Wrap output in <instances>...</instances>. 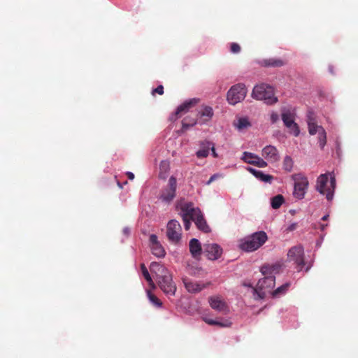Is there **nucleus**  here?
<instances>
[{
    "label": "nucleus",
    "instance_id": "28",
    "mask_svg": "<svg viewBox=\"0 0 358 358\" xmlns=\"http://www.w3.org/2000/svg\"><path fill=\"white\" fill-rule=\"evenodd\" d=\"M152 253L157 257H163L165 255V250L160 243L151 247Z\"/></svg>",
    "mask_w": 358,
    "mask_h": 358
},
{
    "label": "nucleus",
    "instance_id": "27",
    "mask_svg": "<svg viewBox=\"0 0 358 358\" xmlns=\"http://www.w3.org/2000/svg\"><path fill=\"white\" fill-rule=\"evenodd\" d=\"M141 269L142 274H143V277L147 280L149 285L151 287L155 288V283H154L153 280H152V278H151V276L144 264H141Z\"/></svg>",
    "mask_w": 358,
    "mask_h": 358
},
{
    "label": "nucleus",
    "instance_id": "43",
    "mask_svg": "<svg viewBox=\"0 0 358 358\" xmlns=\"http://www.w3.org/2000/svg\"><path fill=\"white\" fill-rule=\"evenodd\" d=\"M327 227V224H322L320 222V223H318V225L317 227H315V228H318L321 231H324Z\"/></svg>",
    "mask_w": 358,
    "mask_h": 358
},
{
    "label": "nucleus",
    "instance_id": "2",
    "mask_svg": "<svg viewBox=\"0 0 358 358\" xmlns=\"http://www.w3.org/2000/svg\"><path fill=\"white\" fill-rule=\"evenodd\" d=\"M150 270L157 274L158 285L160 289L166 294L174 295L176 291V286L173 283L172 275L168 269L159 263L152 262L150 264Z\"/></svg>",
    "mask_w": 358,
    "mask_h": 358
},
{
    "label": "nucleus",
    "instance_id": "29",
    "mask_svg": "<svg viewBox=\"0 0 358 358\" xmlns=\"http://www.w3.org/2000/svg\"><path fill=\"white\" fill-rule=\"evenodd\" d=\"M285 199L282 195L278 194L271 199V206L273 209H278L284 203Z\"/></svg>",
    "mask_w": 358,
    "mask_h": 358
},
{
    "label": "nucleus",
    "instance_id": "42",
    "mask_svg": "<svg viewBox=\"0 0 358 358\" xmlns=\"http://www.w3.org/2000/svg\"><path fill=\"white\" fill-rule=\"evenodd\" d=\"M218 177V175L217 174H214L210 178L209 180H208V182H206V185H210L213 181H214Z\"/></svg>",
    "mask_w": 358,
    "mask_h": 358
},
{
    "label": "nucleus",
    "instance_id": "7",
    "mask_svg": "<svg viewBox=\"0 0 358 358\" xmlns=\"http://www.w3.org/2000/svg\"><path fill=\"white\" fill-rule=\"evenodd\" d=\"M247 94L244 84L238 83L232 86L227 92V101L231 105H235L243 101Z\"/></svg>",
    "mask_w": 358,
    "mask_h": 358
},
{
    "label": "nucleus",
    "instance_id": "34",
    "mask_svg": "<svg viewBox=\"0 0 358 358\" xmlns=\"http://www.w3.org/2000/svg\"><path fill=\"white\" fill-rule=\"evenodd\" d=\"M268 165L267 162L262 158L259 157L258 155L256 157L254 166H256L259 168L266 167Z\"/></svg>",
    "mask_w": 358,
    "mask_h": 358
},
{
    "label": "nucleus",
    "instance_id": "1",
    "mask_svg": "<svg viewBox=\"0 0 358 358\" xmlns=\"http://www.w3.org/2000/svg\"><path fill=\"white\" fill-rule=\"evenodd\" d=\"M283 264L281 262H276L272 264H264L260 269L264 278L259 280L256 291L259 292L260 297L265 296L266 290L270 289L275 286V275L280 272Z\"/></svg>",
    "mask_w": 358,
    "mask_h": 358
},
{
    "label": "nucleus",
    "instance_id": "40",
    "mask_svg": "<svg viewBox=\"0 0 358 358\" xmlns=\"http://www.w3.org/2000/svg\"><path fill=\"white\" fill-rule=\"evenodd\" d=\"M279 120V115L277 113H272L271 115V120L272 123H275Z\"/></svg>",
    "mask_w": 358,
    "mask_h": 358
},
{
    "label": "nucleus",
    "instance_id": "21",
    "mask_svg": "<svg viewBox=\"0 0 358 358\" xmlns=\"http://www.w3.org/2000/svg\"><path fill=\"white\" fill-rule=\"evenodd\" d=\"M199 101V99H191L188 101H185L183 103L180 105L176 111V115H180L181 113H186L189 110V108H191L192 106L196 105Z\"/></svg>",
    "mask_w": 358,
    "mask_h": 358
},
{
    "label": "nucleus",
    "instance_id": "47",
    "mask_svg": "<svg viewBox=\"0 0 358 358\" xmlns=\"http://www.w3.org/2000/svg\"><path fill=\"white\" fill-rule=\"evenodd\" d=\"M328 217H329V215H324V216L322 217V220H323V221H326V220H327Z\"/></svg>",
    "mask_w": 358,
    "mask_h": 358
},
{
    "label": "nucleus",
    "instance_id": "38",
    "mask_svg": "<svg viewBox=\"0 0 358 358\" xmlns=\"http://www.w3.org/2000/svg\"><path fill=\"white\" fill-rule=\"evenodd\" d=\"M152 94H155V93H157L159 95H162L164 94V87L163 85H160L157 88L154 89L152 90Z\"/></svg>",
    "mask_w": 358,
    "mask_h": 358
},
{
    "label": "nucleus",
    "instance_id": "45",
    "mask_svg": "<svg viewBox=\"0 0 358 358\" xmlns=\"http://www.w3.org/2000/svg\"><path fill=\"white\" fill-rule=\"evenodd\" d=\"M212 147L210 148H211V150H212V155L214 157H217V154L215 152V149L214 148V145H211Z\"/></svg>",
    "mask_w": 358,
    "mask_h": 358
},
{
    "label": "nucleus",
    "instance_id": "16",
    "mask_svg": "<svg viewBox=\"0 0 358 358\" xmlns=\"http://www.w3.org/2000/svg\"><path fill=\"white\" fill-rule=\"evenodd\" d=\"M262 155L265 159L271 163L276 162L280 159L277 148L271 145H266L262 149Z\"/></svg>",
    "mask_w": 358,
    "mask_h": 358
},
{
    "label": "nucleus",
    "instance_id": "18",
    "mask_svg": "<svg viewBox=\"0 0 358 358\" xmlns=\"http://www.w3.org/2000/svg\"><path fill=\"white\" fill-rule=\"evenodd\" d=\"M194 222L196 227L201 231L204 233H208L210 231V228L207 224L206 220H205L202 213L201 212L198 216L194 217L192 220Z\"/></svg>",
    "mask_w": 358,
    "mask_h": 358
},
{
    "label": "nucleus",
    "instance_id": "14",
    "mask_svg": "<svg viewBox=\"0 0 358 358\" xmlns=\"http://www.w3.org/2000/svg\"><path fill=\"white\" fill-rule=\"evenodd\" d=\"M182 280L187 291L192 294L198 293L210 285V282L206 283L198 282L187 277H183Z\"/></svg>",
    "mask_w": 358,
    "mask_h": 358
},
{
    "label": "nucleus",
    "instance_id": "31",
    "mask_svg": "<svg viewBox=\"0 0 358 358\" xmlns=\"http://www.w3.org/2000/svg\"><path fill=\"white\" fill-rule=\"evenodd\" d=\"M283 168L286 171L290 172L293 168V160L289 156H286L283 160Z\"/></svg>",
    "mask_w": 358,
    "mask_h": 358
},
{
    "label": "nucleus",
    "instance_id": "25",
    "mask_svg": "<svg viewBox=\"0 0 358 358\" xmlns=\"http://www.w3.org/2000/svg\"><path fill=\"white\" fill-rule=\"evenodd\" d=\"M234 125L238 130H243L251 126V124L247 117H240L236 122H234Z\"/></svg>",
    "mask_w": 358,
    "mask_h": 358
},
{
    "label": "nucleus",
    "instance_id": "19",
    "mask_svg": "<svg viewBox=\"0 0 358 358\" xmlns=\"http://www.w3.org/2000/svg\"><path fill=\"white\" fill-rule=\"evenodd\" d=\"M189 247L190 253L194 258L196 259L200 257L202 252V248L200 242L197 239H191L189 241Z\"/></svg>",
    "mask_w": 358,
    "mask_h": 358
},
{
    "label": "nucleus",
    "instance_id": "24",
    "mask_svg": "<svg viewBox=\"0 0 358 358\" xmlns=\"http://www.w3.org/2000/svg\"><path fill=\"white\" fill-rule=\"evenodd\" d=\"M212 143L210 142H206L202 143V148L199 150L196 155L199 158H204L206 157L209 154V150L210 148Z\"/></svg>",
    "mask_w": 358,
    "mask_h": 358
},
{
    "label": "nucleus",
    "instance_id": "11",
    "mask_svg": "<svg viewBox=\"0 0 358 358\" xmlns=\"http://www.w3.org/2000/svg\"><path fill=\"white\" fill-rule=\"evenodd\" d=\"M177 180L173 176L169 180L168 187L162 191L160 199L166 203H170L176 196Z\"/></svg>",
    "mask_w": 358,
    "mask_h": 358
},
{
    "label": "nucleus",
    "instance_id": "35",
    "mask_svg": "<svg viewBox=\"0 0 358 358\" xmlns=\"http://www.w3.org/2000/svg\"><path fill=\"white\" fill-rule=\"evenodd\" d=\"M204 321L206 323H207L210 325H217L220 327H228V324L226 323H222V322H218V321H216V320H214L212 319L205 318Z\"/></svg>",
    "mask_w": 358,
    "mask_h": 358
},
{
    "label": "nucleus",
    "instance_id": "33",
    "mask_svg": "<svg viewBox=\"0 0 358 358\" xmlns=\"http://www.w3.org/2000/svg\"><path fill=\"white\" fill-rule=\"evenodd\" d=\"M189 118L188 117H185L183 120H182V128L183 129H187L190 127H192L194 125H195L197 122V120L196 119H192L191 120V121H188Z\"/></svg>",
    "mask_w": 358,
    "mask_h": 358
},
{
    "label": "nucleus",
    "instance_id": "22",
    "mask_svg": "<svg viewBox=\"0 0 358 358\" xmlns=\"http://www.w3.org/2000/svg\"><path fill=\"white\" fill-rule=\"evenodd\" d=\"M209 303L211 308L214 310L220 312H225L227 310L225 303L219 297H210L209 299Z\"/></svg>",
    "mask_w": 358,
    "mask_h": 358
},
{
    "label": "nucleus",
    "instance_id": "4",
    "mask_svg": "<svg viewBox=\"0 0 358 358\" xmlns=\"http://www.w3.org/2000/svg\"><path fill=\"white\" fill-rule=\"evenodd\" d=\"M267 239L268 236L266 232L257 231L242 240L239 247L242 250L252 252L259 248Z\"/></svg>",
    "mask_w": 358,
    "mask_h": 358
},
{
    "label": "nucleus",
    "instance_id": "3",
    "mask_svg": "<svg viewBox=\"0 0 358 358\" xmlns=\"http://www.w3.org/2000/svg\"><path fill=\"white\" fill-rule=\"evenodd\" d=\"M335 188L336 178L334 176H331L329 182L327 173L321 174L317 178L315 189L321 194L325 195L328 201L332 200Z\"/></svg>",
    "mask_w": 358,
    "mask_h": 358
},
{
    "label": "nucleus",
    "instance_id": "36",
    "mask_svg": "<svg viewBox=\"0 0 358 358\" xmlns=\"http://www.w3.org/2000/svg\"><path fill=\"white\" fill-rule=\"evenodd\" d=\"M241 50V48L239 45V44H238L236 43H231L230 44L231 52H232L234 54H237V53L240 52Z\"/></svg>",
    "mask_w": 358,
    "mask_h": 358
},
{
    "label": "nucleus",
    "instance_id": "32",
    "mask_svg": "<svg viewBox=\"0 0 358 358\" xmlns=\"http://www.w3.org/2000/svg\"><path fill=\"white\" fill-rule=\"evenodd\" d=\"M148 295L150 301L156 306L161 307L162 306V301L154 294H152L150 291L148 292Z\"/></svg>",
    "mask_w": 358,
    "mask_h": 358
},
{
    "label": "nucleus",
    "instance_id": "9",
    "mask_svg": "<svg viewBox=\"0 0 358 358\" xmlns=\"http://www.w3.org/2000/svg\"><path fill=\"white\" fill-rule=\"evenodd\" d=\"M166 236L168 239L173 243H178L182 237V227L176 220H171L166 226Z\"/></svg>",
    "mask_w": 358,
    "mask_h": 358
},
{
    "label": "nucleus",
    "instance_id": "15",
    "mask_svg": "<svg viewBox=\"0 0 358 358\" xmlns=\"http://www.w3.org/2000/svg\"><path fill=\"white\" fill-rule=\"evenodd\" d=\"M203 254L210 260L219 259L222 254V249L216 243H206L203 245Z\"/></svg>",
    "mask_w": 358,
    "mask_h": 358
},
{
    "label": "nucleus",
    "instance_id": "37",
    "mask_svg": "<svg viewBox=\"0 0 358 358\" xmlns=\"http://www.w3.org/2000/svg\"><path fill=\"white\" fill-rule=\"evenodd\" d=\"M150 243L151 247L153 246L154 245H157V244L159 243V242L157 240V236L155 234H152L150 236Z\"/></svg>",
    "mask_w": 358,
    "mask_h": 358
},
{
    "label": "nucleus",
    "instance_id": "10",
    "mask_svg": "<svg viewBox=\"0 0 358 358\" xmlns=\"http://www.w3.org/2000/svg\"><path fill=\"white\" fill-rule=\"evenodd\" d=\"M282 120L285 127L289 129L290 133H292L295 136L299 135L300 130L298 124L294 122V113L289 110L282 111Z\"/></svg>",
    "mask_w": 358,
    "mask_h": 358
},
{
    "label": "nucleus",
    "instance_id": "13",
    "mask_svg": "<svg viewBox=\"0 0 358 358\" xmlns=\"http://www.w3.org/2000/svg\"><path fill=\"white\" fill-rule=\"evenodd\" d=\"M178 206L182 211V218L188 217L193 220L201 212L199 208H195L192 202H180Z\"/></svg>",
    "mask_w": 358,
    "mask_h": 358
},
{
    "label": "nucleus",
    "instance_id": "17",
    "mask_svg": "<svg viewBox=\"0 0 358 358\" xmlns=\"http://www.w3.org/2000/svg\"><path fill=\"white\" fill-rule=\"evenodd\" d=\"M214 115L212 107L208 106H203L198 112L199 123L201 124L209 122Z\"/></svg>",
    "mask_w": 358,
    "mask_h": 358
},
{
    "label": "nucleus",
    "instance_id": "44",
    "mask_svg": "<svg viewBox=\"0 0 358 358\" xmlns=\"http://www.w3.org/2000/svg\"><path fill=\"white\" fill-rule=\"evenodd\" d=\"M296 224H291V225L287 228V231H291L294 230V229H296Z\"/></svg>",
    "mask_w": 358,
    "mask_h": 358
},
{
    "label": "nucleus",
    "instance_id": "12",
    "mask_svg": "<svg viewBox=\"0 0 358 358\" xmlns=\"http://www.w3.org/2000/svg\"><path fill=\"white\" fill-rule=\"evenodd\" d=\"M308 131L310 135H315L318 133V141L320 147L323 149L327 143V133L322 126L316 124V122H309Z\"/></svg>",
    "mask_w": 358,
    "mask_h": 358
},
{
    "label": "nucleus",
    "instance_id": "26",
    "mask_svg": "<svg viewBox=\"0 0 358 358\" xmlns=\"http://www.w3.org/2000/svg\"><path fill=\"white\" fill-rule=\"evenodd\" d=\"M257 157V155L245 151L243 152L241 159L247 164L254 165Z\"/></svg>",
    "mask_w": 358,
    "mask_h": 358
},
{
    "label": "nucleus",
    "instance_id": "20",
    "mask_svg": "<svg viewBox=\"0 0 358 358\" xmlns=\"http://www.w3.org/2000/svg\"><path fill=\"white\" fill-rule=\"evenodd\" d=\"M247 170L261 181L271 183L273 179V176L265 174L262 171L256 170L252 167H248Z\"/></svg>",
    "mask_w": 358,
    "mask_h": 358
},
{
    "label": "nucleus",
    "instance_id": "5",
    "mask_svg": "<svg viewBox=\"0 0 358 358\" xmlns=\"http://www.w3.org/2000/svg\"><path fill=\"white\" fill-rule=\"evenodd\" d=\"M252 96L257 100H263L266 104H273L278 101L277 97L274 96L273 87L265 84L255 86Z\"/></svg>",
    "mask_w": 358,
    "mask_h": 358
},
{
    "label": "nucleus",
    "instance_id": "23",
    "mask_svg": "<svg viewBox=\"0 0 358 358\" xmlns=\"http://www.w3.org/2000/svg\"><path fill=\"white\" fill-rule=\"evenodd\" d=\"M261 64L266 67H280L285 64V62L278 58H269L263 59Z\"/></svg>",
    "mask_w": 358,
    "mask_h": 358
},
{
    "label": "nucleus",
    "instance_id": "6",
    "mask_svg": "<svg viewBox=\"0 0 358 358\" xmlns=\"http://www.w3.org/2000/svg\"><path fill=\"white\" fill-rule=\"evenodd\" d=\"M292 178L294 181V196L298 199H303L309 185L307 177L302 174H295Z\"/></svg>",
    "mask_w": 358,
    "mask_h": 358
},
{
    "label": "nucleus",
    "instance_id": "46",
    "mask_svg": "<svg viewBox=\"0 0 358 358\" xmlns=\"http://www.w3.org/2000/svg\"><path fill=\"white\" fill-rule=\"evenodd\" d=\"M127 176L128 178L130 180H133L134 178V175L131 172H127Z\"/></svg>",
    "mask_w": 358,
    "mask_h": 358
},
{
    "label": "nucleus",
    "instance_id": "41",
    "mask_svg": "<svg viewBox=\"0 0 358 358\" xmlns=\"http://www.w3.org/2000/svg\"><path fill=\"white\" fill-rule=\"evenodd\" d=\"M313 113L310 112L308 115V120H307L308 125H309V122H315V120L313 117Z\"/></svg>",
    "mask_w": 358,
    "mask_h": 358
},
{
    "label": "nucleus",
    "instance_id": "8",
    "mask_svg": "<svg viewBox=\"0 0 358 358\" xmlns=\"http://www.w3.org/2000/svg\"><path fill=\"white\" fill-rule=\"evenodd\" d=\"M287 258L289 262H294L296 264L299 271H301L305 264L303 246L298 245L291 248L287 252Z\"/></svg>",
    "mask_w": 358,
    "mask_h": 358
},
{
    "label": "nucleus",
    "instance_id": "48",
    "mask_svg": "<svg viewBox=\"0 0 358 358\" xmlns=\"http://www.w3.org/2000/svg\"><path fill=\"white\" fill-rule=\"evenodd\" d=\"M124 233H128L127 229H124Z\"/></svg>",
    "mask_w": 358,
    "mask_h": 358
},
{
    "label": "nucleus",
    "instance_id": "39",
    "mask_svg": "<svg viewBox=\"0 0 358 358\" xmlns=\"http://www.w3.org/2000/svg\"><path fill=\"white\" fill-rule=\"evenodd\" d=\"M182 220L184 222V227H185V230H189L190 227H191V219L190 218H182Z\"/></svg>",
    "mask_w": 358,
    "mask_h": 358
},
{
    "label": "nucleus",
    "instance_id": "30",
    "mask_svg": "<svg viewBox=\"0 0 358 358\" xmlns=\"http://www.w3.org/2000/svg\"><path fill=\"white\" fill-rule=\"evenodd\" d=\"M290 286V283L289 282H286L285 283L284 285L280 286L279 287H278L275 290H274L273 292V296H278L281 294H285L288 288Z\"/></svg>",
    "mask_w": 358,
    "mask_h": 358
}]
</instances>
